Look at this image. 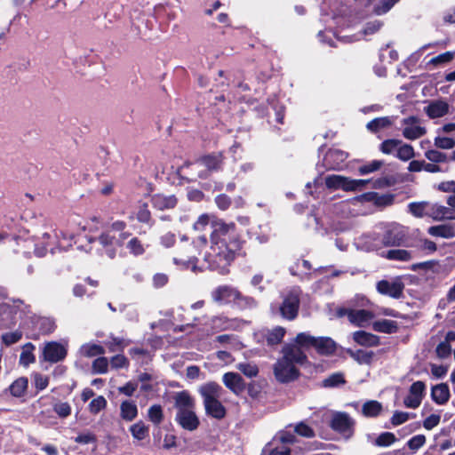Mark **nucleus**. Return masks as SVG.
Masks as SVG:
<instances>
[{
	"mask_svg": "<svg viewBox=\"0 0 455 455\" xmlns=\"http://www.w3.org/2000/svg\"><path fill=\"white\" fill-rule=\"evenodd\" d=\"M211 225V246L204 254V260L211 269L225 273L234 260L240 243L236 237L235 225L217 220L213 216L202 214L194 223L193 228L202 232Z\"/></svg>",
	"mask_w": 455,
	"mask_h": 455,
	"instance_id": "1",
	"label": "nucleus"
},
{
	"mask_svg": "<svg viewBox=\"0 0 455 455\" xmlns=\"http://www.w3.org/2000/svg\"><path fill=\"white\" fill-rule=\"evenodd\" d=\"M174 407L177 410L175 420L183 429L193 432L200 425V419L196 413V401L188 391L183 390L173 395Z\"/></svg>",
	"mask_w": 455,
	"mask_h": 455,
	"instance_id": "2",
	"label": "nucleus"
},
{
	"mask_svg": "<svg viewBox=\"0 0 455 455\" xmlns=\"http://www.w3.org/2000/svg\"><path fill=\"white\" fill-rule=\"evenodd\" d=\"M199 394L203 397L205 413L216 419H221L226 416V409L220 403L223 388L216 382H207L200 386Z\"/></svg>",
	"mask_w": 455,
	"mask_h": 455,
	"instance_id": "3",
	"label": "nucleus"
},
{
	"mask_svg": "<svg viewBox=\"0 0 455 455\" xmlns=\"http://www.w3.org/2000/svg\"><path fill=\"white\" fill-rule=\"evenodd\" d=\"M300 291L299 289H292L283 297V301L280 305H272V312L274 314L279 313L280 315L288 321H292L297 318L299 315V308L300 304L299 299Z\"/></svg>",
	"mask_w": 455,
	"mask_h": 455,
	"instance_id": "4",
	"label": "nucleus"
},
{
	"mask_svg": "<svg viewBox=\"0 0 455 455\" xmlns=\"http://www.w3.org/2000/svg\"><path fill=\"white\" fill-rule=\"evenodd\" d=\"M401 124L402 134L409 140H418L427 133L426 127L421 125L420 120L417 116H411L403 118Z\"/></svg>",
	"mask_w": 455,
	"mask_h": 455,
	"instance_id": "5",
	"label": "nucleus"
},
{
	"mask_svg": "<svg viewBox=\"0 0 455 455\" xmlns=\"http://www.w3.org/2000/svg\"><path fill=\"white\" fill-rule=\"evenodd\" d=\"M129 233H121L118 237L111 235L109 232L102 233L98 240L104 248L106 254L110 259H114L116 255L117 249L122 246L124 241L128 238Z\"/></svg>",
	"mask_w": 455,
	"mask_h": 455,
	"instance_id": "6",
	"label": "nucleus"
},
{
	"mask_svg": "<svg viewBox=\"0 0 455 455\" xmlns=\"http://www.w3.org/2000/svg\"><path fill=\"white\" fill-rule=\"evenodd\" d=\"M427 385L421 380L413 382L403 399V405L409 409H417L420 406L426 395Z\"/></svg>",
	"mask_w": 455,
	"mask_h": 455,
	"instance_id": "7",
	"label": "nucleus"
},
{
	"mask_svg": "<svg viewBox=\"0 0 455 455\" xmlns=\"http://www.w3.org/2000/svg\"><path fill=\"white\" fill-rule=\"evenodd\" d=\"M274 373L278 381L285 383L295 379L299 371L293 363L282 357L275 363Z\"/></svg>",
	"mask_w": 455,
	"mask_h": 455,
	"instance_id": "8",
	"label": "nucleus"
},
{
	"mask_svg": "<svg viewBox=\"0 0 455 455\" xmlns=\"http://www.w3.org/2000/svg\"><path fill=\"white\" fill-rule=\"evenodd\" d=\"M339 315L340 316L346 315L352 324L358 327L365 326L376 316V314L369 310L350 308H342L339 310Z\"/></svg>",
	"mask_w": 455,
	"mask_h": 455,
	"instance_id": "9",
	"label": "nucleus"
},
{
	"mask_svg": "<svg viewBox=\"0 0 455 455\" xmlns=\"http://www.w3.org/2000/svg\"><path fill=\"white\" fill-rule=\"evenodd\" d=\"M194 252L195 246L193 244H186L180 248L178 255L173 258V261L176 265H180L183 268H191L192 271L196 272L197 269V259Z\"/></svg>",
	"mask_w": 455,
	"mask_h": 455,
	"instance_id": "10",
	"label": "nucleus"
},
{
	"mask_svg": "<svg viewBox=\"0 0 455 455\" xmlns=\"http://www.w3.org/2000/svg\"><path fill=\"white\" fill-rule=\"evenodd\" d=\"M44 359L52 363L62 361L67 355V348L60 343L51 341L43 350Z\"/></svg>",
	"mask_w": 455,
	"mask_h": 455,
	"instance_id": "11",
	"label": "nucleus"
},
{
	"mask_svg": "<svg viewBox=\"0 0 455 455\" xmlns=\"http://www.w3.org/2000/svg\"><path fill=\"white\" fill-rule=\"evenodd\" d=\"M239 296V291L228 285H222L212 292V299L217 303H235V298Z\"/></svg>",
	"mask_w": 455,
	"mask_h": 455,
	"instance_id": "12",
	"label": "nucleus"
},
{
	"mask_svg": "<svg viewBox=\"0 0 455 455\" xmlns=\"http://www.w3.org/2000/svg\"><path fill=\"white\" fill-rule=\"evenodd\" d=\"M347 156V153L341 149L331 148L323 157V164L327 169L337 170L341 168Z\"/></svg>",
	"mask_w": 455,
	"mask_h": 455,
	"instance_id": "13",
	"label": "nucleus"
},
{
	"mask_svg": "<svg viewBox=\"0 0 455 455\" xmlns=\"http://www.w3.org/2000/svg\"><path fill=\"white\" fill-rule=\"evenodd\" d=\"M405 237L406 231L404 228L399 225H394L386 231L383 243L386 245L399 246L404 242Z\"/></svg>",
	"mask_w": 455,
	"mask_h": 455,
	"instance_id": "14",
	"label": "nucleus"
},
{
	"mask_svg": "<svg viewBox=\"0 0 455 455\" xmlns=\"http://www.w3.org/2000/svg\"><path fill=\"white\" fill-rule=\"evenodd\" d=\"M283 357L291 361V363L303 364L307 361V355L303 349L296 343L287 344L283 347Z\"/></svg>",
	"mask_w": 455,
	"mask_h": 455,
	"instance_id": "15",
	"label": "nucleus"
},
{
	"mask_svg": "<svg viewBox=\"0 0 455 455\" xmlns=\"http://www.w3.org/2000/svg\"><path fill=\"white\" fill-rule=\"evenodd\" d=\"M224 385L234 394L239 395L245 388L243 378L236 372H227L222 377Z\"/></svg>",
	"mask_w": 455,
	"mask_h": 455,
	"instance_id": "16",
	"label": "nucleus"
},
{
	"mask_svg": "<svg viewBox=\"0 0 455 455\" xmlns=\"http://www.w3.org/2000/svg\"><path fill=\"white\" fill-rule=\"evenodd\" d=\"M403 290V283L399 282H388L386 280L379 281L377 283V291L384 295L398 299L402 296Z\"/></svg>",
	"mask_w": 455,
	"mask_h": 455,
	"instance_id": "17",
	"label": "nucleus"
},
{
	"mask_svg": "<svg viewBox=\"0 0 455 455\" xmlns=\"http://www.w3.org/2000/svg\"><path fill=\"white\" fill-rule=\"evenodd\" d=\"M427 216L435 220H455V210L439 204H430Z\"/></svg>",
	"mask_w": 455,
	"mask_h": 455,
	"instance_id": "18",
	"label": "nucleus"
},
{
	"mask_svg": "<svg viewBox=\"0 0 455 455\" xmlns=\"http://www.w3.org/2000/svg\"><path fill=\"white\" fill-rule=\"evenodd\" d=\"M449 104L444 100H433L425 108V113L428 117L439 118L443 117L449 112Z\"/></svg>",
	"mask_w": 455,
	"mask_h": 455,
	"instance_id": "19",
	"label": "nucleus"
},
{
	"mask_svg": "<svg viewBox=\"0 0 455 455\" xmlns=\"http://www.w3.org/2000/svg\"><path fill=\"white\" fill-rule=\"evenodd\" d=\"M314 348L322 355H331L335 353L337 344L329 337H317Z\"/></svg>",
	"mask_w": 455,
	"mask_h": 455,
	"instance_id": "20",
	"label": "nucleus"
},
{
	"mask_svg": "<svg viewBox=\"0 0 455 455\" xmlns=\"http://www.w3.org/2000/svg\"><path fill=\"white\" fill-rule=\"evenodd\" d=\"M196 164L207 169L208 172L219 171L222 165V155H208L200 158Z\"/></svg>",
	"mask_w": 455,
	"mask_h": 455,
	"instance_id": "21",
	"label": "nucleus"
},
{
	"mask_svg": "<svg viewBox=\"0 0 455 455\" xmlns=\"http://www.w3.org/2000/svg\"><path fill=\"white\" fill-rule=\"evenodd\" d=\"M353 339L359 345L364 347H377L379 344V338L364 331H357L353 333Z\"/></svg>",
	"mask_w": 455,
	"mask_h": 455,
	"instance_id": "22",
	"label": "nucleus"
},
{
	"mask_svg": "<svg viewBox=\"0 0 455 455\" xmlns=\"http://www.w3.org/2000/svg\"><path fill=\"white\" fill-rule=\"evenodd\" d=\"M431 396L437 404H444L449 401L450 389L447 384L441 383L432 387Z\"/></svg>",
	"mask_w": 455,
	"mask_h": 455,
	"instance_id": "23",
	"label": "nucleus"
},
{
	"mask_svg": "<svg viewBox=\"0 0 455 455\" xmlns=\"http://www.w3.org/2000/svg\"><path fill=\"white\" fill-rule=\"evenodd\" d=\"M152 204L155 208L164 211L174 208L177 204V199L173 196L157 194L153 196Z\"/></svg>",
	"mask_w": 455,
	"mask_h": 455,
	"instance_id": "24",
	"label": "nucleus"
},
{
	"mask_svg": "<svg viewBox=\"0 0 455 455\" xmlns=\"http://www.w3.org/2000/svg\"><path fill=\"white\" fill-rule=\"evenodd\" d=\"M353 422L349 416L346 413H337L333 416L331 420V427L334 430L339 432H347L350 429Z\"/></svg>",
	"mask_w": 455,
	"mask_h": 455,
	"instance_id": "25",
	"label": "nucleus"
},
{
	"mask_svg": "<svg viewBox=\"0 0 455 455\" xmlns=\"http://www.w3.org/2000/svg\"><path fill=\"white\" fill-rule=\"evenodd\" d=\"M427 232L433 236L443 237L446 239L455 236L454 226L450 224L432 226L428 228Z\"/></svg>",
	"mask_w": 455,
	"mask_h": 455,
	"instance_id": "26",
	"label": "nucleus"
},
{
	"mask_svg": "<svg viewBox=\"0 0 455 455\" xmlns=\"http://www.w3.org/2000/svg\"><path fill=\"white\" fill-rule=\"evenodd\" d=\"M348 179L340 175H329L325 178V185L331 189H343L348 191L349 187Z\"/></svg>",
	"mask_w": 455,
	"mask_h": 455,
	"instance_id": "27",
	"label": "nucleus"
},
{
	"mask_svg": "<svg viewBox=\"0 0 455 455\" xmlns=\"http://www.w3.org/2000/svg\"><path fill=\"white\" fill-rule=\"evenodd\" d=\"M138 415V408L132 401H124L120 405V416L125 421H132Z\"/></svg>",
	"mask_w": 455,
	"mask_h": 455,
	"instance_id": "28",
	"label": "nucleus"
},
{
	"mask_svg": "<svg viewBox=\"0 0 455 455\" xmlns=\"http://www.w3.org/2000/svg\"><path fill=\"white\" fill-rule=\"evenodd\" d=\"M372 328L375 331L391 334L397 331V323L392 320H379L373 323Z\"/></svg>",
	"mask_w": 455,
	"mask_h": 455,
	"instance_id": "29",
	"label": "nucleus"
},
{
	"mask_svg": "<svg viewBox=\"0 0 455 455\" xmlns=\"http://www.w3.org/2000/svg\"><path fill=\"white\" fill-rule=\"evenodd\" d=\"M212 328L214 331H220L235 327V320L229 319L226 316H215L212 320Z\"/></svg>",
	"mask_w": 455,
	"mask_h": 455,
	"instance_id": "30",
	"label": "nucleus"
},
{
	"mask_svg": "<svg viewBox=\"0 0 455 455\" xmlns=\"http://www.w3.org/2000/svg\"><path fill=\"white\" fill-rule=\"evenodd\" d=\"M393 118L390 116H383L378 117L371 122H369L366 125V128L371 132H378L379 131L387 128L393 124Z\"/></svg>",
	"mask_w": 455,
	"mask_h": 455,
	"instance_id": "31",
	"label": "nucleus"
},
{
	"mask_svg": "<svg viewBox=\"0 0 455 455\" xmlns=\"http://www.w3.org/2000/svg\"><path fill=\"white\" fill-rule=\"evenodd\" d=\"M286 333V330L283 327L276 326L272 330L267 331L266 334V341L269 346L280 344Z\"/></svg>",
	"mask_w": 455,
	"mask_h": 455,
	"instance_id": "32",
	"label": "nucleus"
},
{
	"mask_svg": "<svg viewBox=\"0 0 455 455\" xmlns=\"http://www.w3.org/2000/svg\"><path fill=\"white\" fill-rule=\"evenodd\" d=\"M316 338L308 332H299L296 335L294 339V343L299 345L302 349H308L311 347H315V343L316 341Z\"/></svg>",
	"mask_w": 455,
	"mask_h": 455,
	"instance_id": "33",
	"label": "nucleus"
},
{
	"mask_svg": "<svg viewBox=\"0 0 455 455\" xmlns=\"http://www.w3.org/2000/svg\"><path fill=\"white\" fill-rule=\"evenodd\" d=\"M382 411V404L375 400L367 401L362 407L363 414L366 417H377Z\"/></svg>",
	"mask_w": 455,
	"mask_h": 455,
	"instance_id": "34",
	"label": "nucleus"
},
{
	"mask_svg": "<svg viewBox=\"0 0 455 455\" xmlns=\"http://www.w3.org/2000/svg\"><path fill=\"white\" fill-rule=\"evenodd\" d=\"M35 346L32 343H27L22 347V352L20 356V363L23 366H28L35 362V355L33 354Z\"/></svg>",
	"mask_w": 455,
	"mask_h": 455,
	"instance_id": "35",
	"label": "nucleus"
},
{
	"mask_svg": "<svg viewBox=\"0 0 455 455\" xmlns=\"http://www.w3.org/2000/svg\"><path fill=\"white\" fill-rule=\"evenodd\" d=\"M236 369L247 378H255L259 374V368L251 362H243L236 364Z\"/></svg>",
	"mask_w": 455,
	"mask_h": 455,
	"instance_id": "36",
	"label": "nucleus"
},
{
	"mask_svg": "<svg viewBox=\"0 0 455 455\" xmlns=\"http://www.w3.org/2000/svg\"><path fill=\"white\" fill-rule=\"evenodd\" d=\"M415 156V151L411 145L402 143L399 145L396 151V157L402 161H409Z\"/></svg>",
	"mask_w": 455,
	"mask_h": 455,
	"instance_id": "37",
	"label": "nucleus"
},
{
	"mask_svg": "<svg viewBox=\"0 0 455 455\" xmlns=\"http://www.w3.org/2000/svg\"><path fill=\"white\" fill-rule=\"evenodd\" d=\"M386 258L391 260L409 261L411 253L403 249H393L387 251Z\"/></svg>",
	"mask_w": 455,
	"mask_h": 455,
	"instance_id": "38",
	"label": "nucleus"
},
{
	"mask_svg": "<svg viewBox=\"0 0 455 455\" xmlns=\"http://www.w3.org/2000/svg\"><path fill=\"white\" fill-rule=\"evenodd\" d=\"M80 353L86 357H92L99 355H103L105 349L103 347L97 344H84L80 348Z\"/></svg>",
	"mask_w": 455,
	"mask_h": 455,
	"instance_id": "39",
	"label": "nucleus"
},
{
	"mask_svg": "<svg viewBox=\"0 0 455 455\" xmlns=\"http://www.w3.org/2000/svg\"><path fill=\"white\" fill-rule=\"evenodd\" d=\"M28 387V379L20 378L10 386V392L13 396L20 397L24 395Z\"/></svg>",
	"mask_w": 455,
	"mask_h": 455,
	"instance_id": "40",
	"label": "nucleus"
},
{
	"mask_svg": "<svg viewBox=\"0 0 455 455\" xmlns=\"http://www.w3.org/2000/svg\"><path fill=\"white\" fill-rule=\"evenodd\" d=\"M132 436L137 440H143L148 435V427L142 422H137L130 427Z\"/></svg>",
	"mask_w": 455,
	"mask_h": 455,
	"instance_id": "41",
	"label": "nucleus"
},
{
	"mask_svg": "<svg viewBox=\"0 0 455 455\" xmlns=\"http://www.w3.org/2000/svg\"><path fill=\"white\" fill-rule=\"evenodd\" d=\"M430 204L427 203H411L409 204L410 212L412 215L418 218L427 216V211H429Z\"/></svg>",
	"mask_w": 455,
	"mask_h": 455,
	"instance_id": "42",
	"label": "nucleus"
},
{
	"mask_svg": "<svg viewBox=\"0 0 455 455\" xmlns=\"http://www.w3.org/2000/svg\"><path fill=\"white\" fill-rule=\"evenodd\" d=\"M234 304L241 309H245V308L254 307L257 303L253 298L248 297V296H243L239 291V296L237 298H235Z\"/></svg>",
	"mask_w": 455,
	"mask_h": 455,
	"instance_id": "43",
	"label": "nucleus"
},
{
	"mask_svg": "<svg viewBox=\"0 0 455 455\" xmlns=\"http://www.w3.org/2000/svg\"><path fill=\"white\" fill-rule=\"evenodd\" d=\"M107 406V400L104 396L99 395L89 403V411L92 414H97Z\"/></svg>",
	"mask_w": 455,
	"mask_h": 455,
	"instance_id": "44",
	"label": "nucleus"
},
{
	"mask_svg": "<svg viewBox=\"0 0 455 455\" xmlns=\"http://www.w3.org/2000/svg\"><path fill=\"white\" fill-rule=\"evenodd\" d=\"M148 419L156 425L162 422L164 415L161 405L155 404L148 409Z\"/></svg>",
	"mask_w": 455,
	"mask_h": 455,
	"instance_id": "45",
	"label": "nucleus"
},
{
	"mask_svg": "<svg viewBox=\"0 0 455 455\" xmlns=\"http://www.w3.org/2000/svg\"><path fill=\"white\" fill-rule=\"evenodd\" d=\"M402 143V140L395 139H389L384 140L380 144V150L382 153L389 155L392 154L395 149L397 150L399 145Z\"/></svg>",
	"mask_w": 455,
	"mask_h": 455,
	"instance_id": "46",
	"label": "nucleus"
},
{
	"mask_svg": "<svg viewBox=\"0 0 455 455\" xmlns=\"http://www.w3.org/2000/svg\"><path fill=\"white\" fill-rule=\"evenodd\" d=\"M92 371L96 374H104L108 371V361L106 357H99L92 363Z\"/></svg>",
	"mask_w": 455,
	"mask_h": 455,
	"instance_id": "47",
	"label": "nucleus"
},
{
	"mask_svg": "<svg viewBox=\"0 0 455 455\" xmlns=\"http://www.w3.org/2000/svg\"><path fill=\"white\" fill-rule=\"evenodd\" d=\"M399 0H381L374 6V12L377 15L387 13Z\"/></svg>",
	"mask_w": 455,
	"mask_h": 455,
	"instance_id": "48",
	"label": "nucleus"
},
{
	"mask_svg": "<svg viewBox=\"0 0 455 455\" xmlns=\"http://www.w3.org/2000/svg\"><path fill=\"white\" fill-rule=\"evenodd\" d=\"M54 412L60 418H67L71 414V406L67 402H59L53 405Z\"/></svg>",
	"mask_w": 455,
	"mask_h": 455,
	"instance_id": "49",
	"label": "nucleus"
},
{
	"mask_svg": "<svg viewBox=\"0 0 455 455\" xmlns=\"http://www.w3.org/2000/svg\"><path fill=\"white\" fill-rule=\"evenodd\" d=\"M425 156L432 163H445L447 161L446 154L438 150L431 149L425 152Z\"/></svg>",
	"mask_w": 455,
	"mask_h": 455,
	"instance_id": "50",
	"label": "nucleus"
},
{
	"mask_svg": "<svg viewBox=\"0 0 455 455\" xmlns=\"http://www.w3.org/2000/svg\"><path fill=\"white\" fill-rule=\"evenodd\" d=\"M455 56V52H446L443 53L439 54L438 56H435L432 58L429 61L430 64H433L435 66L445 64L448 62H451Z\"/></svg>",
	"mask_w": 455,
	"mask_h": 455,
	"instance_id": "51",
	"label": "nucleus"
},
{
	"mask_svg": "<svg viewBox=\"0 0 455 455\" xmlns=\"http://www.w3.org/2000/svg\"><path fill=\"white\" fill-rule=\"evenodd\" d=\"M127 248L135 256L141 255L145 251L142 243L137 237L132 238L127 243Z\"/></svg>",
	"mask_w": 455,
	"mask_h": 455,
	"instance_id": "52",
	"label": "nucleus"
},
{
	"mask_svg": "<svg viewBox=\"0 0 455 455\" xmlns=\"http://www.w3.org/2000/svg\"><path fill=\"white\" fill-rule=\"evenodd\" d=\"M396 438L393 433L385 432L380 434L375 441L378 446H389L395 442Z\"/></svg>",
	"mask_w": 455,
	"mask_h": 455,
	"instance_id": "53",
	"label": "nucleus"
},
{
	"mask_svg": "<svg viewBox=\"0 0 455 455\" xmlns=\"http://www.w3.org/2000/svg\"><path fill=\"white\" fill-rule=\"evenodd\" d=\"M351 356L359 363H370L372 359L373 353L364 350H357L355 352H351Z\"/></svg>",
	"mask_w": 455,
	"mask_h": 455,
	"instance_id": "54",
	"label": "nucleus"
},
{
	"mask_svg": "<svg viewBox=\"0 0 455 455\" xmlns=\"http://www.w3.org/2000/svg\"><path fill=\"white\" fill-rule=\"evenodd\" d=\"M435 146L442 149H451L455 146V140L449 137H435Z\"/></svg>",
	"mask_w": 455,
	"mask_h": 455,
	"instance_id": "55",
	"label": "nucleus"
},
{
	"mask_svg": "<svg viewBox=\"0 0 455 455\" xmlns=\"http://www.w3.org/2000/svg\"><path fill=\"white\" fill-rule=\"evenodd\" d=\"M383 165V162L379 160H373L371 163L359 167L358 172L362 175H365L375 171H378Z\"/></svg>",
	"mask_w": 455,
	"mask_h": 455,
	"instance_id": "56",
	"label": "nucleus"
},
{
	"mask_svg": "<svg viewBox=\"0 0 455 455\" xmlns=\"http://www.w3.org/2000/svg\"><path fill=\"white\" fill-rule=\"evenodd\" d=\"M414 418V414H410L409 412L395 411L391 418V423L394 426H399L404 422H406L410 418Z\"/></svg>",
	"mask_w": 455,
	"mask_h": 455,
	"instance_id": "57",
	"label": "nucleus"
},
{
	"mask_svg": "<svg viewBox=\"0 0 455 455\" xmlns=\"http://www.w3.org/2000/svg\"><path fill=\"white\" fill-rule=\"evenodd\" d=\"M33 381L35 387L37 390H44L47 387L49 384V378L45 375H43L41 373H34L33 374Z\"/></svg>",
	"mask_w": 455,
	"mask_h": 455,
	"instance_id": "58",
	"label": "nucleus"
},
{
	"mask_svg": "<svg viewBox=\"0 0 455 455\" xmlns=\"http://www.w3.org/2000/svg\"><path fill=\"white\" fill-rule=\"evenodd\" d=\"M344 382L345 379L341 373H334L323 380V386L332 387Z\"/></svg>",
	"mask_w": 455,
	"mask_h": 455,
	"instance_id": "59",
	"label": "nucleus"
},
{
	"mask_svg": "<svg viewBox=\"0 0 455 455\" xmlns=\"http://www.w3.org/2000/svg\"><path fill=\"white\" fill-rule=\"evenodd\" d=\"M75 442L82 444H88L96 442V436L91 432H84L79 434L76 438Z\"/></svg>",
	"mask_w": 455,
	"mask_h": 455,
	"instance_id": "60",
	"label": "nucleus"
},
{
	"mask_svg": "<svg viewBox=\"0 0 455 455\" xmlns=\"http://www.w3.org/2000/svg\"><path fill=\"white\" fill-rule=\"evenodd\" d=\"M22 337L21 332H8L3 335L2 339L5 345L10 346L18 342Z\"/></svg>",
	"mask_w": 455,
	"mask_h": 455,
	"instance_id": "61",
	"label": "nucleus"
},
{
	"mask_svg": "<svg viewBox=\"0 0 455 455\" xmlns=\"http://www.w3.org/2000/svg\"><path fill=\"white\" fill-rule=\"evenodd\" d=\"M295 432L304 437H313L314 436V431L313 429L308 427L307 425L304 423H299L295 427Z\"/></svg>",
	"mask_w": 455,
	"mask_h": 455,
	"instance_id": "62",
	"label": "nucleus"
},
{
	"mask_svg": "<svg viewBox=\"0 0 455 455\" xmlns=\"http://www.w3.org/2000/svg\"><path fill=\"white\" fill-rule=\"evenodd\" d=\"M110 364L115 369L124 368L128 365V360L123 355H116L111 358Z\"/></svg>",
	"mask_w": 455,
	"mask_h": 455,
	"instance_id": "63",
	"label": "nucleus"
},
{
	"mask_svg": "<svg viewBox=\"0 0 455 455\" xmlns=\"http://www.w3.org/2000/svg\"><path fill=\"white\" fill-rule=\"evenodd\" d=\"M426 437L423 435H418L411 438L408 442V446L411 450H418L424 445Z\"/></svg>",
	"mask_w": 455,
	"mask_h": 455,
	"instance_id": "64",
	"label": "nucleus"
}]
</instances>
